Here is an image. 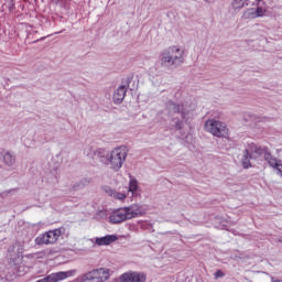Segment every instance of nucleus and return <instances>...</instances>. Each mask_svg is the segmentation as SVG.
<instances>
[{"label": "nucleus", "mask_w": 282, "mask_h": 282, "mask_svg": "<svg viewBox=\"0 0 282 282\" xmlns=\"http://www.w3.org/2000/svg\"><path fill=\"white\" fill-rule=\"evenodd\" d=\"M85 154L91 160H96L99 158L100 162L110 166L111 171L118 173L120 169H122V164L127 161V148L126 147H118L111 150L110 152H106L104 149H96L89 147L85 150Z\"/></svg>", "instance_id": "1"}, {"label": "nucleus", "mask_w": 282, "mask_h": 282, "mask_svg": "<svg viewBox=\"0 0 282 282\" xmlns=\"http://www.w3.org/2000/svg\"><path fill=\"white\" fill-rule=\"evenodd\" d=\"M159 61L162 67H167L170 69L180 67L185 61L184 48L180 45H172L160 53Z\"/></svg>", "instance_id": "2"}, {"label": "nucleus", "mask_w": 282, "mask_h": 282, "mask_svg": "<svg viewBox=\"0 0 282 282\" xmlns=\"http://www.w3.org/2000/svg\"><path fill=\"white\" fill-rule=\"evenodd\" d=\"M142 215H144V212H142L140 205H131L112 210L108 219L109 224H122V221L142 217Z\"/></svg>", "instance_id": "3"}, {"label": "nucleus", "mask_w": 282, "mask_h": 282, "mask_svg": "<svg viewBox=\"0 0 282 282\" xmlns=\"http://www.w3.org/2000/svg\"><path fill=\"white\" fill-rule=\"evenodd\" d=\"M268 148H261L256 143H250L243 151L241 164L243 169H250L252 166V160H259L261 155H267Z\"/></svg>", "instance_id": "4"}, {"label": "nucleus", "mask_w": 282, "mask_h": 282, "mask_svg": "<svg viewBox=\"0 0 282 282\" xmlns=\"http://www.w3.org/2000/svg\"><path fill=\"white\" fill-rule=\"evenodd\" d=\"M104 191L108 197H112V199H118L119 202H124V199H127V193H132V195L138 193V180H135L133 176H130L129 188L127 189L126 187V191L122 192L113 189L109 186L104 187Z\"/></svg>", "instance_id": "5"}, {"label": "nucleus", "mask_w": 282, "mask_h": 282, "mask_svg": "<svg viewBox=\"0 0 282 282\" xmlns=\"http://www.w3.org/2000/svg\"><path fill=\"white\" fill-rule=\"evenodd\" d=\"M109 276H111V269L98 268L83 274L79 282H106L109 281Z\"/></svg>", "instance_id": "6"}, {"label": "nucleus", "mask_w": 282, "mask_h": 282, "mask_svg": "<svg viewBox=\"0 0 282 282\" xmlns=\"http://www.w3.org/2000/svg\"><path fill=\"white\" fill-rule=\"evenodd\" d=\"M205 130L216 138H226V135H228V127H226V123L215 119H208L205 122Z\"/></svg>", "instance_id": "7"}, {"label": "nucleus", "mask_w": 282, "mask_h": 282, "mask_svg": "<svg viewBox=\"0 0 282 282\" xmlns=\"http://www.w3.org/2000/svg\"><path fill=\"white\" fill-rule=\"evenodd\" d=\"M61 235H63V229L61 228L46 231L35 238V243L36 246H50L51 243H56Z\"/></svg>", "instance_id": "8"}, {"label": "nucleus", "mask_w": 282, "mask_h": 282, "mask_svg": "<svg viewBox=\"0 0 282 282\" xmlns=\"http://www.w3.org/2000/svg\"><path fill=\"white\" fill-rule=\"evenodd\" d=\"M171 107L172 111L178 113L182 118V120L175 121V129H184V121H186V116H188V112L191 111L189 107L184 104H172Z\"/></svg>", "instance_id": "9"}, {"label": "nucleus", "mask_w": 282, "mask_h": 282, "mask_svg": "<svg viewBox=\"0 0 282 282\" xmlns=\"http://www.w3.org/2000/svg\"><path fill=\"white\" fill-rule=\"evenodd\" d=\"M119 282H147V273L142 271H128L120 275Z\"/></svg>", "instance_id": "10"}, {"label": "nucleus", "mask_w": 282, "mask_h": 282, "mask_svg": "<svg viewBox=\"0 0 282 282\" xmlns=\"http://www.w3.org/2000/svg\"><path fill=\"white\" fill-rule=\"evenodd\" d=\"M8 253L11 262H13V265H19V263H21V260L23 259V248H21L19 242L11 246L8 250Z\"/></svg>", "instance_id": "11"}, {"label": "nucleus", "mask_w": 282, "mask_h": 282, "mask_svg": "<svg viewBox=\"0 0 282 282\" xmlns=\"http://www.w3.org/2000/svg\"><path fill=\"white\" fill-rule=\"evenodd\" d=\"M2 162L8 169H14L17 165V154L10 151L2 152Z\"/></svg>", "instance_id": "12"}, {"label": "nucleus", "mask_w": 282, "mask_h": 282, "mask_svg": "<svg viewBox=\"0 0 282 282\" xmlns=\"http://www.w3.org/2000/svg\"><path fill=\"white\" fill-rule=\"evenodd\" d=\"M115 241H118L117 235H107L100 238H95V243L97 246H111Z\"/></svg>", "instance_id": "13"}, {"label": "nucleus", "mask_w": 282, "mask_h": 282, "mask_svg": "<svg viewBox=\"0 0 282 282\" xmlns=\"http://www.w3.org/2000/svg\"><path fill=\"white\" fill-rule=\"evenodd\" d=\"M124 96H127V86L121 85L116 89L112 100L116 105H120L124 100Z\"/></svg>", "instance_id": "14"}, {"label": "nucleus", "mask_w": 282, "mask_h": 282, "mask_svg": "<svg viewBox=\"0 0 282 282\" xmlns=\"http://www.w3.org/2000/svg\"><path fill=\"white\" fill-rule=\"evenodd\" d=\"M248 3H250V0H232L231 8L232 10H242Z\"/></svg>", "instance_id": "15"}, {"label": "nucleus", "mask_w": 282, "mask_h": 282, "mask_svg": "<svg viewBox=\"0 0 282 282\" xmlns=\"http://www.w3.org/2000/svg\"><path fill=\"white\" fill-rule=\"evenodd\" d=\"M264 160H267L269 166H271L272 169H274L279 164V161H276V159L272 158L270 152L264 154Z\"/></svg>", "instance_id": "16"}, {"label": "nucleus", "mask_w": 282, "mask_h": 282, "mask_svg": "<svg viewBox=\"0 0 282 282\" xmlns=\"http://www.w3.org/2000/svg\"><path fill=\"white\" fill-rule=\"evenodd\" d=\"M245 19H257V11L254 9H248L243 13Z\"/></svg>", "instance_id": "17"}, {"label": "nucleus", "mask_w": 282, "mask_h": 282, "mask_svg": "<svg viewBox=\"0 0 282 282\" xmlns=\"http://www.w3.org/2000/svg\"><path fill=\"white\" fill-rule=\"evenodd\" d=\"M264 14H265V9H263L262 7H258L256 10L257 19H259V17H263Z\"/></svg>", "instance_id": "18"}, {"label": "nucleus", "mask_w": 282, "mask_h": 282, "mask_svg": "<svg viewBox=\"0 0 282 282\" xmlns=\"http://www.w3.org/2000/svg\"><path fill=\"white\" fill-rule=\"evenodd\" d=\"M12 193H17V189H8L2 193L3 197H8L9 195H12Z\"/></svg>", "instance_id": "19"}, {"label": "nucleus", "mask_w": 282, "mask_h": 282, "mask_svg": "<svg viewBox=\"0 0 282 282\" xmlns=\"http://www.w3.org/2000/svg\"><path fill=\"white\" fill-rule=\"evenodd\" d=\"M274 169L278 172V174L281 175V177H282V164L279 163Z\"/></svg>", "instance_id": "20"}, {"label": "nucleus", "mask_w": 282, "mask_h": 282, "mask_svg": "<svg viewBox=\"0 0 282 282\" xmlns=\"http://www.w3.org/2000/svg\"><path fill=\"white\" fill-rule=\"evenodd\" d=\"M221 276H224V272H221V270L215 272V279H221Z\"/></svg>", "instance_id": "21"}, {"label": "nucleus", "mask_w": 282, "mask_h": 282, "mask_svg": "<svg viewBox=\"0 0 282 282\" xmlns=\"http://www.w3.org/2000/svg\"><path fill=\"white\" fill-rule=\"evenodd\" d=\"M23 142H24L25 147H29V148L34 147V141L30 142V141H28V139H24Z\"/></svg>", "instance_id": "22"}, {"label": "nucleus", "mask_w": 282, "mask_h": 282, "mask_svg": "<svg viewBox=\"0 0 282 282\" xmlns=\"http://www.w3.org/2000/svg\"><path fill=\"white\" fill-rule=\"evenodd\" d=\"M205 3H209L213 4L215 2V0H203Z\"/></svg>", "instance_id": "23"}, {"label": "nucleus", "mask_w": 282, "mask_h": 282, "mask_svg": "<svg viewBox=\"0 0 282 282\" xmlns=\"http://www.w3.org/2000/svg\"><path fill=\"white\" fill-rule=\"evenodd\" d=\"M82 186H85V184H87V180H84L80 182Z\"/></svg>", "instance_id": "24"}, {"label": "nucleus", "mask_w": 282, "mask_h": 282, "mask_svg": "<svg viewBox=\"0 0 282 282\" xmlns=\"http://www.w3.org/2000/svg\"><path fill=\"white\" fill-rule=\"evenodd\" d=\"M256 1H257V6H259V2H260V1H263V0H256Z\"/></svg>", "instance_id": "25"}]
</instances>
